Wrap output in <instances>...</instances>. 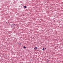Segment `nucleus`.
Masks as SVG:
<instances>
[{
    "instance_id": "nucleus-1",
    "label": "nucleus",
    "mask_w": 63,
    "mask_h": 63,
    "mask_svg": "<svg viewBox=\"0 0 63 63\" xmlns=\"http://www.w3.org/2000/svg\"><path fill=\"white\" fill-rule=\"evenodd\" d=\"M34 49H38V47H35L34 48Z\"/></svg>"
},
{
    "instance_id": "nucleus-2",
    "label": "nucleus",
    "mask_w": 63,
    "mask_h": 63,
    "mask_svg": "<svg viewBox=\"0 0 63 63\" xmlns=\"http://www.w3.org/2000/svg\"><path fill=\"white\" fill-rule=\"evenodd\" d=\"M24 8H26V6H24Z\"/></svg>"
},
{
    "instance_id": "nucleus-3",
    "label": "nucleus",
    "mask_w": 63,
    "mask_h": 63,
    "mask_svg": "<svg viewBox=\"0 0 63 63\" xmlns=\"http://www.w3.org/2000/svg\"><path fill=\"white\" fill-rule=\"evenodd\" d=\"M13 25L14 26H15L16 25L15 24H13Z\"/></svg>"
},
{
    "instance_id": "nucleus-4",
    "label": "nucleus",
    "mask_w": 63,
    "mask_h": 63,
    "mask_svg": "<svg viewBox=\"0 0 63 63\" xmlns=\"http://www.w3.org/2000/svg\"><path fill=\"white\" fill-rule=\"evenodd\" d=\"M24 48H26V47H25V46H24Z\"/></svg>"
},
{
    "instance_id": "nucleus-5",
    "label": "nucleus",
    "mask_w": 63,
    "mask_h": 63,
    "mask_svg": "<svg viewBox=\"0 0 63 63\" xmlns=\"http://www.w3.org/2000/svg\"><path fill=\"white\" fill-rule=\"evenodd\" d=\"M43 50H45V49H44V48H43Z\"/></svg>"
}]
</instances>
